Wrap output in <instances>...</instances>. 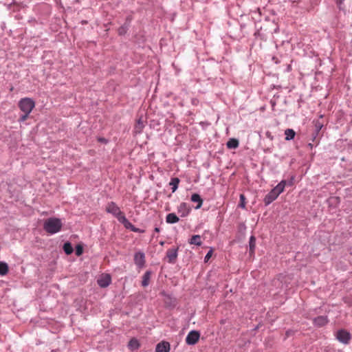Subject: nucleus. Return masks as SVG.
Segmentation results:
<instances>
[{
	"mask_svg": "<svg viewBox=\"0 0 352 352\" xmlns=\"http://www.w3.org/2000/svg\"><path fill=\"white\" fill-rule=\"evenodd\" d=\"M8 272V265L4 262H0V275L4 276Z\"/></svg>",
	"mask_w": 352,
	"mask_h": 352,
	"instance_id": "nucleus-25",
	"label": "nucleus"
},
{
	"mask_svg": "<svg viewBox=\"0 0 352 352\" xmlns=\"http://www.w3.org/2000/svg\"><path fill=\"white\" fill-rule=\"evenodd\" d=\"M106 211L108 213L112 214L114 217H116L118 219V220L120 222H121L122 221L121 218L125 217L124 214L121 211L120 208L113 201H111L107 205Z\"/></svg>",
	"mask_w": 352,
	"mask_h": 352,
	"instance_id": "nucleus-3",
	"label": "nucleus"
},
{
	"mask_svg": "<svg viewBox=\"0 0 352 352\" xmlns=\"http://www.w3.org/2000/svg\"><path fill=\"white\" fill-rule=\"evenodd\" d=\"M129 349H131V350H134V349H137L139 348L140 346V344H139V342L137 339L135 338H132L129 342Z\"/></svg>",
	"mask_w": 352,
	"mask_h": 352,
	"instance_id": "nucleus-24",
	"label": "nucleus"
},
{
	"mask_svg": "<svg viewBox=\"0 0 352 352\" xmlns=\"http://www.w3.org/2000/svg\"><path fill=\"white\" fill-rule=\"evenodd\" d=\"M307 146L310 148V149H312L314 144L312 143H309Z\"/></svg>",
	"mask_w": 352,
	"mask_h": 352,
	"instance_id": "nucleus-36",
	"label": "nucleus"
},
{
	"mask_svg": "<svg viewBox=\"0 0 352 352\" xmlns=\"http://www.w3.org/2000/svg\"><path fill=\"white\" fill-rule=\"evenodd\" d=\"M239 140L235 138H231L230 139L226 146L228 148H236L239 146Z\"/></svg>",
	"mask_w": 352,
	"mask_h": 352,
	"instance_id": "nucleus-20",
	"label": "nucleus"
},
{
	"mask_svg": "<svg viewBox=\"0 0 352 352\" xmlns=\"http://www.w3.org/2000/svg\"><path fill=\"white\" fill-rule=\"evenodd\" d=\"M122 221L120 223H122L124 227L127 229H130L131 231L135 232H143L142 230H140L139 228H135L131 222L129 221V220L126 218H121Z\"/></svg>",
	"mask_w": 352,
	"mask_h": 352,
	"instance_id": "nucleus-12",
	"label": "nucleus"
},
{
	"mask_svg": "<svg viewBox=\"0 0 352 352\" xmlns=\"http://www.w3.org/2000/svg\"><path fill=\"white\" fill-rule=\"evenodd\" d=\"M160 244L162 246H163V245H164V241H160Z\"/></svg>",
	"mask_w": 352,
	"mask_h": 352,
	"instance_id": "nucleus-39",
	"label": "nucleus"
},
{
	"mask_svg": "<svg viewBox=\"0 0 352 352\" xmlns=\"http://www.w3.org/2000/svg\"><path fill=\"white\" fill-rule=\"evenodd\" d=\"M287 184L285 180H282L279 184H277L273 189L280 195L284 191L285 186Z\"/></svg>",
	"mask_w": 352,
	"mask_h": 352,
	"instance_id": "nucleus-17",
	"label": "nucleus"
},
{
	"mask_svg": "<svg viewBox=\"0 0 352 352\" xmlns=\"http://www.w3.org/2000/svg\"><path fill=\"white\" fill-rule=\"evenodd\" d=\"M328 322V319L326 316H320L314 320V323L318 327H322Z\"/></svg>",
	"mask_w": 352,
	"mask_h": 352,
	"instance_id": "nucleus-14",
	"label": "nucleus"
},
{
	"mask_svg": "<svg viewBox=\"0 0 352 352\" xmlns=\"http://www.w3.org/2000/svg\"><path fill=\"white\" fill-rule=\"evenodd\" d=\"M160 231V228H155V232H159Z\"/></svg>",
	"mask_w": 352,
	"mask_h": 352,
	"instance_id": "nucleus-37",
	"label": "nucleus"
},
{
	"mask_svg": "<svg viewBox=\"0 0 352 352\" xmlns=\"http://www.w3.org/2000/svg\"><path fill=\"white\" fill-rule=\"evenodd\" d=\"M62 223L59 219L49 218L44 222L43 228L49 234H55L60 230Z\"/></svg>",
	"mask_w": 352,
	"mask_h": 352,
	"instance_id": "nucleus-1",
	"label": "nucleus"
},
{
	"mask_svg": "<svg viewBox=\"0 0 352 352\" xmlns=\"http://www.w3.org/2000/svg\"><path fill=\"white\" fill-rule=\"evenodd\" d=\"M18 105L23 113H30L35 107V102L30 98H23L19 100Z\"/></svg>",
	"mask_w": 352,
	"mask_h": 352,
	"instance_id": "nucleus-2",
	"label": "nucleus"
},
{
	"mask_svg": "<svg viewBox=\"0 0 352 352\" xmlns=\"http://www.w3.org/2000/svg\"><path fill=\"white\" fill-rule=\"evenodd\" d=\"M292 184H293V182H292V179L290 182H289L288 185L292 186Z\"/></svg>",
	"mask_w": 352,
	"mask_h": 352,
	"instance_id": "nucleus-38",
	"label": "nucleus"
},
{
	"mask_svg": "<svg viewBox=\"0 0 352 352\" xmlns=\"http://www.w3.org/2000/svg\"><path fill=\"white\" fill-rule=\"evenodd\" d=\"M83 253V247L82 245L78 244L76 247V254L79 256Z\"/></svg>",
	"mask_w": 352,
	"mask_h": 352,
	"instance_id": "nucleus-28",
	"label": "nucleus"
},
{
	"mask_svg": "<svg viewBox=\"0 0 352 352\" xmlns=\"http://www.w3.org/2000/svg\"><path fill=\"white\" fill-rule=\"evenodd\" d=\"M179 217L175 213H169L166 217V221L168 223H175L179 221Z\"/></svg>",
	"mask_w": 352,
	"mask_h": 352,
	"instance_id": "nucleus-16",
	"label": "nucleus"
},
{
	"mask_svg": "<svg viewBox=\"0 0 352 352\" xmlns=\"http://www.w3.org/2000/svg\"><path fill=\"white\" fill-rule=\"evenodd\" d=\"M98 284L100 287L104 288L108 287L111 282V276L108 274H102L97 280Z\"/></svg>",
	"mask_w": 352,
	"mask_h": 352,
	"instance_id": "nucleus-7",
	"label": "nucleus"
},
{
	"mask_svg": "<svg viewBox=\"0 0 352 352\" xmlns=\"http://www.w3.org/2000/svg\"><path fill=\"white\" fill-rule=\"evenodd\" d=\"M190 199H191V201L192 202L197 203V206H196V209H199V208H200L201 207L202 204H203V199L201 198L199 195H198L197 193L192 194V196H191Z\"/></svg>",
	"mask_w": 352,
	"mask_h": 352,
	"instance_id": "nucleus-15",
	"label": "nucleus"
},
{
	"mask_svg": "<svg viewBox=\"0 0 352 352\" xmlns=\"http://www.w3.org/2000/svg\"><path fill=\"white\" fill-rule=\"evenodd\" d=\"M180 182V180L177 177H173L170 179L169 185L172 186V192H174L178 188V185Z\"/></svg>",
	"mask_w": 352,
	"mask_h": 352,
	"instance_id": "nucleus-21",
	"label": "nucleus"
},
{
	"mask_svg": "<svg viewBox=\"0 0 352 352\" xmlns=\"http://www.w3.org/2000/svg\"><path fill=\"white\" fill-rule=\"evenodd\" d=\"M245 197L244 195L243 194H241L240 195V204H239V206L242 208H245Z\"/></svg>",
	"mask_w": 352,
	"mask_h": 352,
	"instance_id": "nucleus-29",
	"label": "nucleus"
},
{
	"mask_svg": "<svg viewBox=\"0 0 352 352\" xmlns=\"http://www.w3.org/2000/svg\"><path fill=\"white\" fill-rule=\"evenodd\" d=\"M200 333L197 331H191L186 338V342L189 345L195 344L199 339Z\"/></svg>",
	"mask_w": 352,
	"mask_h": 352,
	"instance_id": "nucleus-5",
	"label": "nucleus"
},
{
	"mask_svg": "<svg viewBox=\"0 0 352 352\" xmlns=\"http://www.w3.org/2000/svg\"><path fill=\"white\" fill-rule=\"evenodd\" d=\"M63 250L66 254L69 255L71 254L74 250L72 244L69 242H66L63 245Z\"/></svg>",
	"mask_w": 352,
	"mask_h": 352,
	"instance_id": "nucleus-26",
	"label": "nucleus"
},
{
	"mask_svg": "<svg viewBox=\"0 0 352 352\" xmlns=\"http://www.w3.org/2000/svg\"><path fill=\"white\" fill-rule=\"evenodd\" d=\"M313 123L315 127V132L316 135H318L320 131L324 126L323 116L321 115L318 120H314Z\"/></svg>",
	"mask_w": 352,
	"mask_h": 352,
	"instance_id": "nucleus-13",
	"label": "nucleus"
},
{
	"mask_svg": "<svg viewBox=\"0 0 352 352\" xmlns=\"http://www.w3.org/2000/svg\"><path fill=\"white\" fill-rule=\"evenodd\" d=\"M189 243L200 246L202 244L200 235H193L189 240Z\"/></svg>",
	"mask_w": 352,
	"mask_h": 352,
	"instance_id": "nucleus-19",
	"label": "nucleus"
},
{
	"mask_svg": "<svg viewBox=\"0 0 352 352\" xmlns=\"http://www.w3.org/2000/svg\"><path fill=\"white\" fill-rule=\"evenodd\" d=\"M135 264L139 267H142L145 264V255L143 252H138L134 255Z\"/></svg>",
	"mask_w": 352,
	"mask_h": 352,
	"instance_id": "nucleus-9",
	"label": "nucleus"
},
{
	"mask_svg": "<svg viewBox=\"0 0 352 352\" xmlns=\"http://www.w3.org/2000/svg\"><path fill=\"white\" fill-rule=\"evenodd\" d=\"M336 338L342 343L348 344L351 340V334L347 331L341 329L336 333Z\"/></svg>",
	"mask_w": 352,
	"mask_h": 352,
	"instance_id": "nucleus-4",
	"label": "nucleus"
},
{
	"mask_svg": "<svg viewBox=\"0 0 352 352\" xmlns=\"http://www.w3.org/2000/svg\"><path fill=\"white\" fill-rule=\"evenodd\" d=\"M279 195L274 190H271V191L267 194L264 198V203L265 206H268L272 202L277 199Z\"/></svg>",
	"mask_w": 352,
	"mask_h": 352,
	"instance_id": "nucleus-10",
	"label": "nucleus"
},
{
	"mask_svg": "<svg viewBox=\"0 0 352 352\" xmlns=\"http://www.w3.org/2000/svg\"><path fill=\"white\" fill-rule=\"evenodd\" d=\"M250 252L253 254L256 246V239L254 236H252L250 239Z\"/></svg>",
	"mask_w": 352,
	"mask_h": 352,
	"instance_id": "nucleus-27",
	"label": "nucleus"
},
{
	"mask_svg": "<svg viewBox=\"0 0 352 352\" xmlns=\"http://www.w3.org/2000/svg\"><path fill=\"white\" fill-rule=\"evenodd\" d=\"M144 127V122L140 118L137 120L135 126L134 131L135 133H140Z\"/></svg>",
	"mask_w": 352,
	"mask_h": 352,
	"instance_id": "nucleus-18",
	"label": "nucleus"
},
{
	"mask_svg": "<svg viewBox=\"0 0 352 352\" xmlns=\"http://www.w3.org/2000/svg\"><path fill=\"white\" fill-rule=\"evenodd\" d=\"M191 209L188 204L182 202L179 204L177 208L178 213L180 214L182 217H184L188 215Z\"/></svg>",
	"mask_w": 352,
	"mask_h": 352,
	"instance_id": "nucleus-8",
	"label": "nucleus"
},
{
	"mask_svg": "<svg viewBox=\"0 0 352 352\" xmlns=\"http://www.w3.org/2000/svg\"><path fill=\"white\" fill-rule=\"evenodd\" d=\"M179 248H174L168 249L166 252V258L169 263H175L177 258V252Z\"/></svg>",
	"mask_w": 352,
	"mask_h": 352,
	"instance_id": "nucleus-6",
	"label": "nucleus"
},
{
	"mask_svg": "<svg viewBox=\"0 0 352 352\" xmlns=\"http://www.w3.org/2000/svg\"><path fill=\"white\" fill-rule=\"evenodd\" d=\"M150 278H151V272H146L142 277V285L143 287H146L149 284Z\"/></svg>",
	"mask_w": 352,
	"mask_h": 352,
	"instance_id": "nucleus-23",
	"label": "nucleus"
},
{
	"mask_svg": "<svg viewBox=\"0 0 352 352\" xmlns=\"http://www.w3.org/2000/svg\"><path fill=\"white\" fill-rule=\"evenodd\" d=\"M212 250H211L206 255V256L204 258L205 262H207L210 258V257L212 256Z\"/></svg>",
	"mask_w": 352,
	"mask_h": 352,
	"instance_id": "nucleus-32",
	"label": "nucleus"
},
{
	"mask_svg": "<svg viewBox=\"0 0 352 352\" xmlns=\"http://www.w3.org/2000/svg\"><path fill=\"white\" fill-rule=\"evenodd\" d=\"M29 115H30V113H23V115H22L19 118V122L25 121L28 119Z\"/></svg>",
	"mask_w": 352,
	"mask_h": 352,
	"instance_id": "nucleus-31",
	"label": "nucleus"
},
{
	"mask_svg": "<svg viewBox=\"0 0 352 352\" xmlns=\"http://www.w3.org/2000/svg\"><path fill=\"white\" fill-rule=\"evenodd\" d=\"M126 31H127V28L126 26L123 25L118 28V33L119 35H124L126 34Z\"/></svg>",
	"mask_w": 352,
	"mask_h": 352,
	"instance_id": "nucleus-30",
	"label": "nucleus"
},
{
	"mask_svg": "<svg viewBox=\"0 0 352 352\" xmlns=\"http://www.w3.org/2000/svg\"><path fill=\"white\" fill-rule=\"evenodd\" d=\"M170 344L168 342L162 341L156 346L155 352H169Z\"/></svg>",
	"mask_w": 352,
	"mask_h": 352,
	"instance_id": "nucleus-11",
	"label": "nucleus"
},
{
	"mask_svg": "<svg viewBox=\"0 0 352 352\" xmlns=\"http://www.w3.org/2000/svg\"><path fill=\"white\" fill-rule=\"evenodd\" d=\"M339 8H341V5L344 3V0H335Z\"/></svg>",
	"mask_w": 352,
	"mask_h": 352,
	"instance_id": "nucleus-34",
	"label": "nucleus"
},
{
	"mask_svg": "<svg viewBox=\"0 0 352 352\" xmlns=\"http://www.w3.org/2000/svg\"><path fill=\"white\" fill-rule=\"evenodd\" d=\"M295 131L292 129H287L285 131V140H291L294 138L295 136Z\"/></svg>",
	"mask_w": 352,
	"mask_h": 352,
	"instance_id": "nucleus-22",
	"label": "nucleus"
},
{
	"mask_svg": "<svg viewBox=\"0 0 352 352\" xmlns=\"http://www.w3.org/2000/svg\"><path fill=\"white\" fill-rule=\"evenodd\" d=\"M317 136L318 135H316V132H314L313 134L312 142L316 143V144L319 143V141L317 140Z\"/></svg>",
	"mask_w": 352,
	"mask_h": 352,
	"instance_id": "nucleus-33",
	"label": "nucleus"
},
{
	"mask_svg": "<svg viewBox=\"0 0 352 352\" xmlns=\"http://www.w3.org/2000/svg\"><path fill=\"white\" fill-rule=\"evenodd\" d=\"M98 140L99 142H103V143H106V142H107L106 139H104V138H99L98 139Z\"/></svg>",
	"mask_w": 352,
	"mask_h": 352,
	"instance_id": "nucleus-35",
	"label": "nucleus"
}]
</instances>
